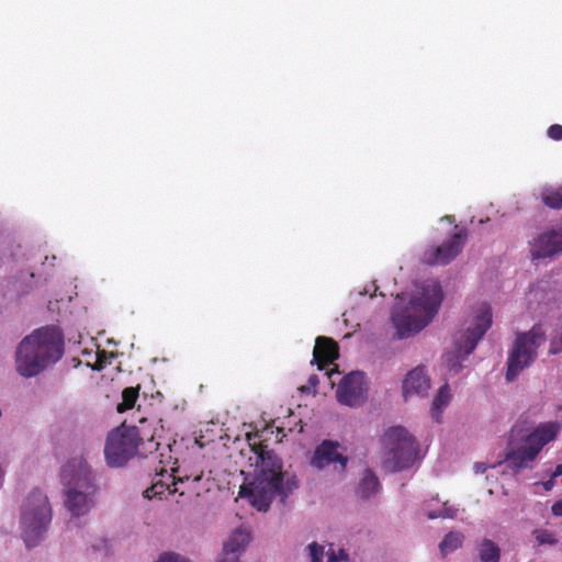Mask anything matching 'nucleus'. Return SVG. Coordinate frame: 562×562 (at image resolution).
Listing matches in <instances>:
<instances>
[{
  "label": "nucleus",
  "mask_w": 562,
  "mask_h": 562,
  "mask_svg": "<svg viewBox=\"0 0 562 562\" xmlns=\"http://www.w3.org/2000/svg\"><path fill=\"white\" fill-rule=\"evenodd\" d=\"M63 356V338L56 328L43 327L16 346L14 368L25 379L37 376Z\"/></svg>",
  "instance_id": "f257e3e1"
},
{
  "label": "nucleus",
  "mask_w": 562,
  "mask_h": 562,
  "mask_svg": "<svg viewBox=\"0 0 562 562\" xmlns=\"http://www.w3.org/2000/svg\"><path fill=\"white\" fill-rule=\"evenodd\" d=\"M442 300L440 283L436 280L425 281L412 295L407 306L392 313L397 337L403 339L418 334L438 313Z\"/></svg>",
  "instance_id": "f03ea898"
},
{
  "label": "nucleus",
  "mask_w": 562,
  "mask_h": 562,
  "mask_svg": "<svg viewBox=\"0 0 562 562\" xmlns=\"http://www.w3.org/2000/svg\"><path fill=\"white\" fill-rule=\"evenodd\" d=\"M261 465L255 479L240 488L241 496H248L250 503L258 510H267L279 495L284 498L296 487V482L288 477L284 480L281 460L271 452L260 456Z\"/></svg>",
  "instance_id": "7ed1b4c3"
},
{
  "label": "nucleus",
  "mask_w": 562,
  "mask_h": 562,
  "mask_svg": "<svg viewBox=\"0 0 562 562\" xmlns=\"http://www.w3.org/2000/svg\"><path fill=\"white\" fill-rule=\"evenodd\" d=\"M561 428L559 422L541 423L530 431L514 426L505 452L507 465L515 472L529 468L542 448L555 440Z\"/></svg>",
  "instance_id": "20e7f679"
},
{
  "label": "nucleus",
  "mask_w": 562,
  "mask_h": 562,
  "mask_svg": "<svg viewBox=\"0 0 562 562\" xmlns=\"http://www.w3.org/2000/svg\"><path fill=\"white\" fill-rule=\"evenodd\" d=\"M491 325L492 310L487 304H481L454 335L452 349L443 356L450 371L458 373L462 369V361L474 350Z\"/></svg>",
  "instance_id": "39448f33"
},
{
  "label": "nucleus",
  "mask_w": 562,
  "mask_h": 562,
  "mask_svg": "<svg viewBox=\"0 0 562 562\" xmlns=\"http://www.w3.org/2000/svg\"><path fill=\"white\" fill-rule=\"evenodd\" d=\"M52 521V507L47 495L33 490L24 498L20 510V529L26 547L37 546Z\"/></svg>",
  "instance_id": "423d86ee"
},
{
  "label": "nucleus",
  "mask_w": 562,
  "mask_h": 562,
  "mask_svg": "<svg viewBox=\"0 0 562 562\" xmlns=\"http://www.w3.org/2000/svg\"><path fill=\"white\" fill-rule=\"evenodd\" d=\"M385 453L383 468L389 472H397L413 465L417 447L413 436L403 427L390 428L383 436Z\"/></svg>",
  "instance_id": "0eeeda50"
},
{
  "label": "nucleus",
  "mask_w": 562,
  "mask_h": 562,
  "mask_svg": "<svg viewBox=\"0 0 562 562\" xmlns=\"http://www.w3.org/2000/svg\"><path fill=\"white\" fill-rule=\"evenodd\" d=\"M544 342V333L540 326H533L529 331L518 335L507 360V381H514L516 376L537 356V349Z\"/></svg>",
  "instance_id": "6e6552de"
},
{
  "label": "nucleus",
  "mask_w": 562,
  "mask_h": 562,
  "mask_svg": "<svg viewBox=\"0 0 562 562\" xmlns=\"http://www.w3.org/2000/svg\"><path fill=\"white\" fill-rule=\"evenodd\" d=\"M139 440V431L135 426L122 425L110 432L104 447L106 463L112 468L123 467L136 456Z\"/></svg>",
  "instance_id": "1a4fd4ad"
},
{
  "label": "nucleus",
  "mask_w": 562,
  "mask_h": 562,
  "mask_svg": "<svg viewBox=\"0 0 562 562\" xmlns=\"http://www.w3.org/2000/svg\"><path fill=\"white\" fill-rule=\"evenodd\" d=\"M60 480L63 490L98 492L95 474L87 460L81 457L72 458L64 464Z\"/></svg>",
  "instance_id": "9d476101"
},
{
  "label": "nucleus",
  "mask_w": 562,
  "mask_h": 562,
  "mask_svg": "<svg viewBox=\"0 0 562 562\" xmlns=\"http://www.w3.org/2000/svg\"><path fill=\"white\" fill-rule=\"evenodd\" d=\"M532 261L553 260L562 255V224L546 227L529 241Z\"/></svg>",
  "instance_id": "9b49d317"
},
{
  "label": "nucleus",
  "mask_w": 562,
  "mask_h": 562,
  "mask_svg": "<svg viewBox=\"0 0 562 562\" xmlns=\"http://www.w3.org/2000/svg\"><path fill=\"white\" fill-rule=\"evenodd\" d=\"M366 393L364 374L353 371L342 378L338 384L336 396L338 402L344 405L358 406L364 401Z\"/></svg>",
  "instance_id": "f8f14e48"
},
{
  "label": "nucleus",
  "mask_w": 562,
  "mask_h": 562,
  "mask_svg": "<svg viewBox=\"0 0 562 562\" xmlns=\"http://www.w3.org/2000/svg\"><path fill=\"white\" fill-rule=\"evenodd\" d=\"M467 239V233L460 231L437 248L428 249L424 252L423 261L427 265H447L456 258L462 250Z\"/></svg>",
  "instance_id": "ddd939ff"
},
{
  "label": "nucleus",
  "mask_w": 562,
  "mask_h": 562,
  "mask_svg": "<svg viewBox=\"0 0 562 562\" xmlns=\"http://www.w3.org/2000/svg\"><path fill=\"white\" fill-rule=\"evenodd\" d=\"M331 463L335 464V469L339 472H344L348 463V458L342 454L340 445L337 441L324 440L316 447L311 459V464L322 470Z\"/></svg>",
  "instance_id": "4468645a"
},
{
  "label": "nucleus",
  "mask_w": 562,
  "mask_h": 562,
  "mask_svg": "<svg viewBox=\"0 0 562 562\" xmlns=\"http://www.w3.org/2000/svg\"><path fill=\"white\" fill-rule=\"evenodd\" d=\"M64 505L74 517L87 515L95 505L97 493L82 491L63 490Z\"/></svg>",
  "instance_id": "2eb2a0df"
},
{
  "label": "nucleus",
  "mask_w": 562,
  "mask_h": 562,
  "mask_svg": "<svg viewBox=\"0 0 562 562\" xmlns=\"http://www.w3.org/2000/svg\"><path fill=\"white\" fill-rule=\"evenodd\" d=\"M430 389V379L423 367L409 371L403 382V394L407 400L412 396L424 397Z\"/></svg>",
  "instance_id": "dca6fc26"
},
{
  "label": "nucleus",
  "mask_w": 562,
  "mask_h": 562,
  "mask_svg": "<svg viewBox=\"0 0 562 562\" xmlns=\"http://www.w3.org/2000/svg\"><path fill=\"white\" fill-rule=\"evenodd\" d=\"M313 355L318 362L333 361L338 357V347L333 339L321 336L316 338Z\"/></svg>",
  "instance_id": "f3484780"
},
{
  "label": "nucleus",
  "mask_w": 562,
  "mask_h": 562,
  "mask_svg": "<svg viewBox=\"0 0 562 562\" xmlns=\"http://www.w3.org/2000/svg\"><path fill=\"white\" fill-rule=\"evenodd\" d=\"M476 555L480 562H499L501 548L488 538H483L476 544Z\"/></svg>",
  "instance_id": "a211bd4d"
},
{
  "label": "nucleus",
  "mask_w": 562,
  "mask_h": 562,
  "mask_svg": "<svg viewBox=\"0 0 562 562\" xmlns=\"http://www.w3.org/2000/svg\"><path fill=\"white\" fill-rule=\"evenodd\" d=\"M250 541V535L246 529L238 528L234 530L224 542L223 549L226 552L239 553L245 550Z\"/></svg>",
  "instance_id": "6ab92c4d"
},
{
  "label": "nucleus",
  "mask_w": 562,
  "mask_h": 562,
  "mask_svg": "<svg viewBox=\"0 0 562 562\" xmlns=\"http://www.w3.org/2000/svg\"><path fill=\"white\" fill-rule=\"evenodd\" d=\"M177 480L178 485H184V488H179L180 495H184L187 492H189L200 496L203 491L209 490V487L201 485L203 480V471L195 474H186L184 476H179Z\"/></svg>",
  "instance_id": "aec40b11"
},
{
  "label": "nucleus",
  "mask_w": 562,
  "mask_h": 562,
  "mask_svg": "<svg viewBox=\"0 0 562 562\" xmlns=\"http://www.w3.org/2000/svg\"><path fill=\"white\" fill-rule=\"evenodd\" d=\"M380 488L376 475L371 470H366L358 486V494L361 498L373 497Z\"/></svg>",
  "instance_id": "412c9836"
},
{
  "label": "nucleus",
  "mask_w": 562,
  "mask_h": 562,
  "mask_svg": "<svg viewBox=\"0 0 562 562\" xmlns=\"http://www.w3.org/2000/svg\"><path fill=\"white\" fill-rule=\"evenodd\" d=\"M168 481H171V482H167V481H162V480L155 482L151 485V487L147 488L144 492V496L147 498L162 497V495L166 492H168L169 494L179 492L178 480L172 477L171 475H169Z\"/></svg>",
  "instance_id": "4be33fe9"
},
{
  "label": "nucleus",
  "mask_w": 562,
  "mask_h": 562,
  "mask_svg": "<svg viewBox=\"0 0 562 562\" xmlns=\"http://www.w3.org/2000/svg\"><path fill=\"white\" fill-rule=\"evenodd\" d=\"M451 393L448 384L442 385L432 401L431 416L439 422L442 411L448 406Z\"/></svg>",
  "instance_id": "5701e85b"
},
{
  "label": "nucleus",
  "mask_w": 562,
  "mask_h": 562,
  "mask_svg": "<svg viewBox=\"0 0 562 562\" xmlns=\"http://www.w3.org/2000/svg\"><path fill=\"white\" fill-rule=\"evenodd\" d=\"M464 540L463 533L459 531H450L448 532L442 541L439 543V549L442 555H447L453 551H456L458 548L461 547L462 542Z\"/></svg>",
  "instance_id": "b1692460"
},
{
  "label": "nucleus",
  "mask_w": 562,
  "mask_h": 562,
  "mask_svg": "<svg viewBox=\"0 0 562 562\" xmlns=\"http://www.w3.org/2000/svg\"><path fill=\"white\" fill-rule=\"evenodd\" d=\"M542 202L551 209H562V187L544 188L541 192Z\"/></svg>",
  "instance_id": "393cba45"
},
{
  "label": "nucleus",
  "mask_w": 562,
  "mask_h": 562,
  "mask_svg": "<svg viewBox=\"0 0 562 562\" xmlns=\"http://www.w3.org/2000/svg\"><path fill=\"white\" fill-rule=\"evenodd\" d=\"M123 402L119 404V412L130 409L135 405L138 397V390L134 387H126L122 393Z\"/></svg>",
  "instance_id": "a878e982"
},
{
  "label": "nucleus",
  "mask_w": 562,
  "mask_h": 562,
  "mask_svg": "<svg viewBox=\"0 0 562 562\" xmlns=\"http://www.w3.org/2000/svg\"><path fill=\"white\" fill-rule=\"evenodd\" d=\"M457 512H458V509L456 507H453L452 505H449L448 503H445L442 509L438 514L429 513L428 518L429 519H435L438 517L453 518V517H456Z\"/></svg>",
  "instance_id": "bb28decb"
},
{
  "label": "nucleus",
  "mask_w": 562,
  "mask_h": 562,
  "mask_svg": "<svg viewBox=\"0 0 562 562\" xmlns=\"http://www.w3.org/2000/svg\"><path fill=\"white\" fill-rule=\"evenodd\" d=\"M307 548L310 551L311 562H322L323 561V558L325 554V550H324L323 546H321L316 542H312L308 544Z\"/></svg>",
  "instance_id": "cd10ccee"
},
{
  "label": "nucleus",
  "mask_w": 562,
  "mask_h": 562,
  "mask_svg": "<svg viewBox=\"0 0 562 562\" xmlns=\"http://www.w3.org/2000/svg\"><path fill=\"white\" fill-rule=\"evenodd\" d=\"M536 539L539 544H554L557 542L554 535L548 530L536 531Z\"/></svg>",
  "instance_id": "c85d7f7f"
},
{
  "label": "nucleus",
  "mask_w": 562,
  "mask_h": 562,
  "mask_svg": "<svg viewBox=\"0 0 562 562\" xmlns=\"http://www.w3.org/2000/svg\"><path fill=\"white\" fill-rule=\"evenodd\" d=\"M156 562H191L188 558L175 553V552H166L159 557Z\"/></svg>",
  "instance_id": "c756f323"
},
{
  "label": "nucleus",
  "mask_w": 562,
  "mask_h": 562,
  "mask_svg": "<svg viewBox=\"0 0 562 562\" xmlns=\"http://www.w3.org/2000/svg\"><path fill=\"white\" fill-rule=\"evenodd\" d=\"M548 136L554 140H561L562 139V125L560 124H553L548 128L547 132Z\"/></svg>",
  "instance_id": "7c9ffc66"
},
{
  "label": "nucleus",
  "mask_w": 562,
  "mask_h": 562,
  "mask_svg": "<svg viewBox=\"0 0 562 562\" xmlns=\"http://www.w3.org/2000/svg\"><path fill=\"white\" fill-rule=\"evenodd\" d=\"M239 553L226 552L223 549L222 554L220 555L217 562H239Z\"/></svg>",
  "instance_id": "2f4dec72"
},
{
  "label": "nucleus",
  "mask_w": 562,
  "mask_h": 562,
  "mask_svg": "<svg viewBox=\"0 0 562 562\" xmlns=\"http://www.w3.org/2000/svg\"><path fill=\"white\" fill-rule=\"evenodd\" d=\"M551 353H558L562 351V328L558 336L551 341Z\"/></svg>",
  "instance_id": "473e14b6"
},
{
  "label": "nucleus",
  "mask_w": 562,
  "mask_h": 562,
  "mask_svg": "<svg viewBox=\"0 0 562 562\" xmlns=\"http://www.w3.org/2000/svg\"><path fill=\"white\" fill-rule=\"evenodd\" d=\"M553 515L555 516H562V499L554 503L551 508Z\"/></svg>",
  "instance_id": "72a5a7b5"
},
{
  "label": "nucleus",
  "mask_w": 562,
  "mask_h": 562,
  "mask_svg": "<svg viewBox=\"0 0 562 562\" xmlns=\"http://www.w3.org/2000/svg\"><path fill=\"white\" fill-rule=\"evenodd\" d=\"M487 469V465L485 463H475L474 470L475 473L481 474L484 473Z\"/></svg>",
  "instance_id": "f704fd0d"
},
{
  "label": "nucleus",
  "mask_w": 562,
  "mask_h": 562,
  "mask_svg": "<svg viewBox=\"0 0 562 562\" xmlns=\"http://www.w3.org/2000/svg\"><path fill=\"white\" fill-rule=\"evenodd\" d=\"M554 485V479L551 476L550 480H548L547 482L543 483V487L546 491H550L552 490Z\"/></svg>",
  "instance_id": "c9c22d12"
},
{
  "label": "nucleus",
  "mask_w": 562,
  "mask_h": 562,
  "mask_svg": "<svg viewBox=\"0 0 562 562\" xmlns=\"http://www.w3.org/2000/svg\"><path fill=\"white\" fill-rule=\"evenodd\" d=\"M562 475V464L557 465L554 472L552 473V477L555 479Z\"/></svg>",
  "instance_id": "e433bc0d"
},
{
  "label": "nucleus",
  "mask_w": 562,
  "mask_h": 562,
  "mask_svg": "<svg viewBox=\"0 0 562 562\" xmlns=\"http://www.w3.org/2000/svg\"><path fill=\"white\" fill-rule=\"evenodd\" d=\"M326 555H327V562H336L337 561V557L335 555L334 551L327 552Z\"/></svg>",
  "instance_id": "4c0bfd02"
},
{
  "label": "nucleus",
  "mask_w": 562,
  "mask_h": 562,
  "mask_svg": "<svg viewBox=\"0 0 562 562\" xmlns=\"http://www.w3.org/2000/svg\"><path fill=\"white\" fill-rule=\"evenodd\" d=\"M308 381L313 386L318 384V378L316 375H312Z\"/></svg>",
  "instance_id": "58836bf2"
},
{
  "label": "nucleus",
  "mask_w": 562,
  "mask_h": 562,
  "mask_svg": "<svg viewBox=\"0 0 562 562\" xmlns=\"http://www.w3.org/2000/svg\"><path fill=\"white\" fill-rule=\"evenodd\" d=\"M148 443L150 445V448H155V450H157L160 446V443L154 442L153 439H150Z\"/></svg>",
  "instance_id": "ea45409f"
},
{
  "label": "nucleus",
  "mask_w": 562,
  "mask_h": 562,
  "mask_svg": "<svg viewBox=\"0 0 562 562\" xmlns=\"http://www.w3.org/2000/svg\"><path fill=\"white\" fill-rule=\"evenodd\" d=\"M369 292H370V289L366 288V289L363 290V292H360L359 294H360V295H364V294H367V293H369Z\"/></svg>",
  "instance_id": "a19ab883"
},
{
  "label": "nucleus",
  "mask_w": 562,
  "mask_h": 562,
  "mask_svg": "<svg viewBox=\"0 0 562 562\" xmlns=\"http://www.w3.org/2000/svg\"><path fill=\"white\" fill-rule=\"evenodd\" d=\"M373 288V292L376 291V286L374 284L371 285Z\"/></svg>",
  "instance_id": "79ce46f5"
},
{
  "label": "nucleus",
  "mask_w": 562,
  "mask_h": 562,
  "mask_svg": "<svg viewBox=\"0 0 562 562\" xmlns=\"http://www.w3.org/2000/svg\"><path fill=\"white\" fill-rule=\"evenodd\" d=\"M340 554L342 558H346V554L344 553V551H340Z\"/></svg>",
  "instance_id": "37998d69"
}]
</instances>
